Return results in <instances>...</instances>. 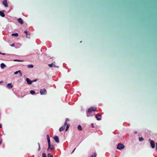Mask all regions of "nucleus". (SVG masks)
<instances>
[{
  "mask_svg": "<svg viewBox=\"0 0 157 157\" xmlns=\"http://www.w3.org/2000/svg\"><path fill=\"white\" fill-rule=\"evenodd\" d=\"M96 107H91L89 108L86 113L87 116L88 117L92 116L91 115L92 112L96 111Z\"/></svg>",
  "mask_w": 157,
  "mask_h": 157,
  "instance_id": "f257e3e1",
  "label": "nucleus"
},
{
  "mask_svg": "<svg viewBox=\"0 0 157 157\" xmlns=\"http://www.w3.org/2000/svg\"><path fill=\"white\" fill-rule=\"evenodd\" d=\"M124 145L121 144V143H119L118 144L117 147V148L119 150H121L123 148H124Z\"/></svg>",
  "mask_w": 157,
  "mask_h": 157,
  "instance_id": "f03ea898",
  "label": "nucleus"
},
{
  "mask_svg": "<svg viewBox=\"0 0 157 157\" xmlns=\"http://www.w3.org/2000/svg\"><path fill=\"white\" fill-rule=\"evenodd\" d=\"M148 141L150 142V144L151 147L152 148H154L155 147V142L154 141L152 140H151L150 139Z\"/></svg>",
  "mask_w": 157,
  "mask_h": 157,
  "instance_id": "7ed1b4c3",
  "label": "nucleus"
},
{
  "mask_svg": "<svg viewBox=\"0 0 157 157\" xmlns=\"http://www.w3.org/2000/svg\"><path fill=\"white\" fill-rule=\"evenodd\" d=\"M40 93L41 95L45 94H47V91L45 89H43L40 90Z\"/></svg>",
  "mask_w": 157,
  "mask_h": 157,
  "instance_id": "20e7f679",
  "label": "nucleus"
},
{
  "mask_svg": "<svg viewBox=\"0 0 157 157\" xmlns=\"http://www.w3.org/2000/svg\"><path fill=\"white\" fill-rule=\"evenodd\" d=\"M95 117L98 121H100L101 120V115L100 114H98L95 116Z\"/></svg>",
  "mask_w": 157,
  "mask_h": 157,
  "instance_id": "39448f33",
  "label": "nucleus"
},
{
  "mask_svg": "<svg viewBox=\"0 0 157 157\" xmlns=\"http://www.w3.org/2000/svg\"><path fill=\"white\" fill-rule=\"evenodd\" d=\"M53 138L56 142V143H59V140L57 136H55L53 137Z\"/></svg>",
  "mask_w": 157,
  "mask_h": 157,
  "instance_id": "423d86ee",
  "label": "nucleus"
},
{
  "mask_svg": "<svg viewBox=\"0 0 157 157\" xmlns=\"http://www.w3.org/2000/svg\"><path fill=\"white\" fill-rule=\"evenodd\" d=\"M2 4L5 7L8 6V4L7 0H4L2 2Z\"/></svg>",
  "mask_w": 157,
  "mask_h": 157,
  "instance_id": "0eeeda50",
  "label": "nucleus"
},
{
  "mask_svg": "<svg viewBox=\"0 0 157 157\" xmlns=\"http://www.w3.org/2000/svg\"><path fill=\"white\" fill-rule=\"evenodd\" d=\"M47 136L48 145H49V147L50 144H51L50 137L48 135H47Z\"/></svg>",
  "mask_w": 157,
  "mask_h": 157,
  "instance_id": "6e6552de",
  "label": "nucleus"
},
{
  "mask_svg": "<svg viewBox=\"0 0 157 157\" xmlns=\"http://www.w3.org/2000/svg\"><path fill=\"white\" fill-rule=\"evenodd\" d=\"M17 21H18V22L19 23H20L21 25L23 24L24 23L23 20L21 18H19L18 19Z\"/></svg>",
  "mask_w": 157,
  "mask_h": 157,
  "instance_id": "1a4fd4ad",
  "label": "nucleus"
},
{
  "mask_svg": "<svg viewBox=\"0 0 157 157\" xmlns=\"http://www.w3.org/2000/svg\"><path fill=\"white\" fill-rule=\"evenodd\" d=\"M13 87V85L11 83H8L6 86V87L8 89H11Z\"/></svg>",
  "mask_w": 157,
  "mask_h": 157,
  "instance_id": "9d476101",
  "label": "nucleus"
},
{
  "mask_svg": "<svg viewBox=\"0 0 157 157\" xmlns=\"http://www.w3.org/2000/svg\"><path fill=\"white\" fill-rule=\"evenodd\" d=\"M55 148L54 146L53 145H51V144H50L49 147V145H48V149H50L51 150H54Z\"/></svg>",
  "mask_w": 157,
  "mask_h": 157,
  "instance_id": "9b49d317",
  "label": "nucleus"
},
{
  "mask_svg": "<svg viewBox=\"0 0 157 157\" xmlns=\"http://www.w3.org/2000/svg\"><path fill=\"white\" fill-rule=\"evenodd\" d=\"M26 81L29 84H32L31 81L29 78H26Z\"/></svg>",
  "mask_w": 157,
  "mask_h": 157,
  "instance_id": "f8f14e48",
  "label": "nucleus"
},
{
  "mask_svg": "<svg viewBox=\"0 0 157 157\" xmlns=\"http://www.w3.org/2000/svg\"><path fill=\"white\" fill-rule=\"evenodd\" d=\"M4 11L3 10V11H0V15L3 17H4L5 16V14L4 13Z\"/></svg>",
  "mask_w": 157,
  "mask_h": 157,
  "instance_id": "ddd939ff",
  "label": "nucleus"
},
{
  "mask_svg": "<svg viewBox=\"0 0 157 157\" xmlns=\"http://www.w3.org/2000/svg\"><path fill=\"white\" fill-rule=\"evenodd\" d=\"M65 128V127L64 126H62L61 127H60L59 129V131L60 132H61L64 130Z\"/></svg>",
  "mask_w": 157,
  "mask_h": 157,
  "instance_id": "4468645a",
  "label": "nucleus"
},
{
  "mask_svg": "<svg viewBox=\"0 0 157 157\" xmlns=\"http://www.w3.org/2000/svg\"><path fill=\"white\" fill-rule=\"evenodd\" d=\"M48 66L50 67H56V66L55 65L53 64V63H52L51 64H49Z\"/></svg>",
  "mask_w": 157,
  "mask_h": 157,
  "instance_id": "2eb2a0df",
  "label": "nucleus"
},
{
  "mask_svg": "<svg viewBox=\"0 0 157 157\" xmlns=\"http://www.w3.org/2000/svg\"><path fill=\"white\" fill-rule=\"evenodd\" d=\"M0 66L1 68L2 69H4L6 67V65L4 63H2L0 65Z\"/></svg>",
  "mask_w": 157,
  "mask_h": 157,
  "instance_id": "dca6fc26",
  "label": "nucleus"
},
{
  "mask_svg": "<svg viewBox=\"0 0 157 157\" xmlns=\"http://www.w3.org/2000/svg\"><path fill=\"white\" fill-rule=\"evenodd\" d=\"M78 130L81 131L82 130V128L81 126L80 125H79L78 126Z\"/></svg>",
  "mask_w": 157,
  "mask_h": 157,
  "instance_id": "f3484780",
  "label": "nucleus"
},
{
  "mask_svg": "<svg viewBox=\"0 0 157 157\" xmlns=\"http://www.w3.org/2000/svg\"><path fill=\"white\" fill-rule=\"evenodd\" d=\"M18 34L17 33H13L11 34L12 36H14L16 37L18 36Z\"/></svg>",
  "mask_w": 157,
  "mask_h": 157,
  "instance_id": "a211bd4d",
  "label": "nucleus"
},
{
  "mask_svg": "<svg viewBox=\"0 0 157 157\" xmlns=\"http://www.w3.org/2000/svg\"><path fill=\"white\" fill-rule=\"evenodd\" d=\"M33 67V65L32 64L29 65L27 66V67L29 68H32Z\"/></svg>",
  "mask_w": 157,
  "mask_h": 157,
  "instance_id": "6ab92c4d",
  "label": "nucleus"
},
{
  "mask_svg": "<svg viewBox=\"0 0 157 157\" xmlns=\"http://www.w3.org/2000/svg\"><path fill=\"white\" fill-rule=\"evenodd\" d=\"M14 61H18V62H23L24 61L23 60H21L19 59H15L14 60Z\"/></svg>",
  "mask_w": 157,
  "mask_h": 157,
  "instance_id": "aec40b11",
  "label": "nucleus"
},
{
  "mask_svg": "<svg viewBox=\"0 0 157 157\" xmlns=\"http://www.w3.org/2000/svg\"><path fill=\"white\" fill-rule=\"evenodd\" d=\"M30 93L32 94H35V92L33 90H31L30 91Z\"/></svg>",
  "mask_w": 157,
  "mask_h": 157,
  "instance_id": "412c9836",
  "label": "nucleus"
},
{
  "mask_svg": "<svg viewBox=\"0 0 157 157\" xmlns=\"http://www.w3.org/2000/svg\"><path fill=\"white\" fill-rule=\"evenodd\" d=\"M144 139L142 137L139 138V141H141L144 140Z\"/></svg>",
  "mask_w": 157,
  "mask_h": 157,
  "instance_id": "4be33fe9",
  "label": "nucleus"
},
{
  "mask_svg": "<svg viewBox=\"0 0 157 157\" xmlns=\"http://www.w3.org/2000/svg\"><path fill=\"white\" fill-rule=\"evenodd\" d=\"M69 127V125L68 124H67L66 128V131H67L68 130Z\"/></svg>",
  "mask_w": 157,
  "mask_h": 157,
  "instance_id": "5701e85b",
  "label": "nucleus"
},
{
  "mask_svg": "<svg viewBox=\"0 0 157 157\" xmlns=\"http://www.w3.org/2000/svg\"><path fill=\"white\" fill-rule=\"evenodd\" d=\"M48 157H53V155H52L50 153H48Z\"/></svg>",
  "mask_w": 157,
  "mask_h": 157,
  "instance_id": "b1692460",
  "label": "nucleus"
},
{
  "mask_svg": "<svg viewBox=\"0 0 157 157\" xmlns=\"http://www.w3.org/2000/svg\"><path fill=\"white\" fill-rule=\"evenodd\" d=\"M42 157H47L46 154L44 153H43L42 155Z\"/></svg>",
  "mask_w": 157,
  "mask_h": 157,
  "instance_id": "393cba45",
  "label": "nucleus"
},
{
  "mask_svg": "<svg viewBox=\"0 0 157 157\" xmlns=\"http://www.w3.org/2000/svg\"><path fill=\"white\" fill-rule=\"evenodd\" d=\"M17 71H18V73H19L20 74L21 76H22V74L21 71L20 70H19Z\"/></svg>",
  "mask_w": 157,
  "mask_h": 157,
  "instance_id": "a878e982",
  "label": "nucleus"
},
{
  "mask_svg": "<svg viewBox=\"0 0 157 157\" xmlns=\"http://www.w3.org/2000/svg\"><path fill=\"white\" fill-rule=\"evenodd\" d=\"M96 154L95 153H94L93 155H92L91 156V157H96Z\"/></svg>",
  "mask_w": 157,
  "mask_h": 157,
  "instance_id": "bb28decb",
  "label": "nucleus"
},
{
  "mask_svg": "<svg viewBox=\"0 0 157 157\" xmlns=\"http://www.w3.org/2000/svg\"><path fill=\"white\" fill-rule=\"evenodd\" d=\"M66 125L67 126V122L65 121L64 123V125L63 126H64V127H65V126Z\"/></svg>",
  "mask_w": 157,
  "mask_h": 157,
  "instance_id": "cd10ccee",
  "label": "nucleus"
},
{
  "mask_svg": "<svg viewBox=\"0 0 157 157\" xmlns=\"http://www.w3.org/2000/svg\"><path fill=\"white\" fill-rule=\"evenodd\" d=\"M37 80V79H35L34 80H31L32 83L33 82H35Z\"/></svg>",
  "mask_w": 157,
  "mask_h": 157,
  "instance_id": "c85d7f7f",
  "label": "nucleus"
},
{
  "mask_svg": "<svg viewBox=\"0 0 157 157\" xmlns=\"http://www.w3.org/2000/svg\"><path fill=\"white\" fill-rule=\"evenodd\" d=\"M10 46H12V47H14V44L13 43V44H11Z\"/></svg>",
  "mask_w": 157,
  "mask_h": 157,
  "instance_id": "c756f323",
  "label": "nucleus"
},
{
  "mask_svg": "<svg viewBox=\"0 0 157 157\" xmlns=\"http://www.w3.org/2000/svg\"><path fill=\"white\" fill-rule=\"evenodd\" d=\"M69 121V119L66 118V121H65L67 122V121Z\"/></svg>",
  "mask_w": 157,
  "mask_h": 157,
  "instance_id": "7c9ffc66",
  "label": "nucleus"
},
{
  "mask_svg": "<svg viewBox=\"0 0 157 157\" xmlns=\"http://www.w3.org/2000/svg\"><path fill=\"white\" fill-rule=\"evenodd\" d=\"M91 127L92 128H94V124H93V123L91 124Z\"/></svg>",
  "mask_w": 157,
  "mask_h": 157,
  "instance_id": "2f4dec72",
  "label": "nucleus"
},
{
  "mask_svg": "<svg viewBox=\"0 0 157 157\" xmlns=\"http://www.w3.org/2000/svg\"><path fill=\"white\" fill-rule=\"evenodd\" d=\"M17 73H18V71H17L15 72L14 73V74L16 75V74H17Z\"/></svg>",
  "mask_w": 157,
  "mask_h": 157,
  "instance_id": "473e14b6",
  "label": "nucleus"
},
{
  "mask_svg": "<svg viewBox=\"0 0 157 157\" xmlns=\"http://www.w3.org/2000/svg\"><path fill=\"white\" fill-rule=\"evenodd\" d=\"M76 149V148H75L73 150V151H72V152H71V153L72 154L73 152H74V151H75V149Z\"/></svg>",
  "mask_w": 157,
  "mask_h": 157,
  "instance_id": "72a5a7b5",
  "label": "nucleus"
},
{
  "mask_svg": "<svg viewBox=\"0 0 157 157\" xmlns=\"http://www.w3.org/2000/svg\"><path fill=\"white\" fill-rule=\"evenodd\" d=\"M156 151H157V143L156 144Z\"/></svg>",
  "mask_w": 157,
  "mask_h": 157,
  "instance_id": "f704fd0d",
  "label": "nucleus"
},
{
  "mask_svg": "<svg viewBox=\"0 0 157 157\" xmlns=\"http://www.w3.org/2000/svg\"><path fill=\"white\" fill-rule=\"evenodd\" d=\"M24 33H25L26 35H27V32L26 31H25Z\"/></svg>",
  "mask_w": 157,
  "mask_h": 157,
  "instance_id": "c9c22d12",
  "label": "nucleus"
},
{
  "mask_svg": "<svg viewBox=\"0 0 157 157\" xmlns=\"http://www.w3.org/2000/svg\"><path fill=\"white\" fill-rule=\"evenodd\" d=\"M40 146H39V147L38 151H39L40 150Z\"/></svg>",
  "mask_w": 157,
  "mask_h": 157,
  "instance_id": "e433bc0d",
  "label": "nucleus"
},
{
  "mask_svg": "<svg viewBox=\"0 0 157 157\" xmlns=\"http://www.w3.org/2000/svg\"><path fill=\"white\" fill-rule=\"evenodd\" d=\"M137 133V131H135V132H134V133H135V134H136Z\"/></svg>",
  "mask_w": 157,
  "mask_h": 157,
  "instance_id": "4c0bfd02",
  "label": "nucleus"
},
{
  "mask_svg": "<svg viewBox=\"0 0 157 157\" xmlns=\"http://www.w3.org/2000/svg\"><path fill=\"white\" fill-rule=\"evenodd\" d=\"M3 82V81H1L0 82V83H2Z\"/></svg>",
  "mask_w": 157,
  "mask_h": 157,
  "instance_id": "58836bf2",
  "label": "nucleus"
},
{
  "mask_svg": "<svg viewBox=\"0 0 157 157\" xmlns=\"http://www.w3.org/2000/svg\"><path fill=\"white\" fill-rule=\"evenodd\" d=\"M2 127V125L1 124H0V128H1Z\"/></svg>",
  "mask_w": 157,
  "mask_h": 157,
  "instance_id": "ea45409f",
  "label": "nucleus"
},
{
  "mask_svg": "<svg viewBox=\"0 0 157 157\" xmlns=\"http://www.w3.org/2000/svg\"><path fill=\"white\" fill-rule=\"evenodd\" d=\"M38 145L39 147V146H40V144L39 143H38Z\"/></svg>",
  "mask_w": 157,
  "mask_h": 157,
  "instance_id": "a19ab883",
  "label": "nucleus"
},
{
  "mask_svg": "<svg viewBox=\"0 0 157 157\" xmlns=\"http://www.w3.org/2000/svg\"><path fill=\"white\" fill-rule=\"evenodd\" d=\"M2 55H5V53H2Z\"/></svg>",
  "mask_w": 157,
  "mask_h": 157,
  "instance_id": "79ce46f5",
  "label": "nucleus"
},
{
  "mask_svg": "<svg viewBox=\"0 0 157 157\" xmlns=\"http://www.w3.org/2000/svg\"><path fill=\"white\" fill-rule=\"evenodd\" d=\"M2 144V141H0V144Z\"/></svg>",
  "mask_w": 157,
  "mask_h": 157,
  "instance_id": "37998d69",
  "label": "nucleus"
},
{
  "mask_svg": "<svg viewBox=\"0 0 157 157\" xmlns=\"http://www.w3.org/2000/svg\"><path fill=\"white\" fill-rule=\"evenodd\" d=\"M2 53L1 52H0V54H2Z\"/></svg>",
  "mask_w": 157,
  "mask_h": 157,
  "instance_id": "c03bdc74",
  "label": "nucleus"
},
{
  "mask_svg": "<svg viewBox=\"0 0 157 157\" xmlns=\"http://www.w3.org/2000/svg\"><path fill=\"white\" fill-rule=\"evenodd\" d=\"M49 150V149H48V148L47 149V151H48Z\"/></svg>",
  "mask_w": 157,
  "mask_h": 157,
  "instance_id": "a18cd8bd",
  "label": "nucleus"
},
{
  "mask_svg": "<svg viewBox=\"0 0 157 157\" xmlns=\"http://www.w3.org/2000/svg\"><path fill=\"white\" fill-rule=\"evenodd\" d=\"M115 157H116V156Z\"/></svg>",
  "mask_w": 157,
  "mask_h": 157,
  "instance_id": "49530a36",
  "label": "nucleus"
}]
</instances>
